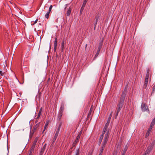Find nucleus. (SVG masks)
<instances>
[{
    "instance_id": "f257e3e1",
    "label": "nucleus",
    "mask_w": 155,
    "mask_h": 155,
    "mask_svg": "<svg viewBox=\"0 0 155 155\" xmlns=\"http://www.w3.org/2000/svg\"><path fill=\"white\" fill-rule=\"evenodd\" d=\"M123 104H123L122 103H121L120 102L117 105V116L118 115V113L120 112L121 109L122 108Z\"/></svg>"
},
{
    "instance_id": "f03ea898",
    "label": "nucleus",
    "mask_w": 155,
    "mask_h": 155,
    "mask_svg": "<svg viewBox=\"0 0 155 155\" xmlns=\"http://www.w3.org/2000/svg\"><path fill=\"white\" fill-rule=\"evenodd\" d=\"M126 93H124V92L123 93L120 98V101L119 102L122 103L124 104V99L125 97L126 96Z\"/></svg>"
},
{
    "instance_id": "7ed1b4c3",
    "label": "nucleus",
    "mask_w": 155,
    "mask_h": 155,
    "mask_svg": "<svg viewBox=\"0 0 155 155\" xmlns=\"http://www.w3.org/2000/svg\"><path fill=\"white\" fill-rule=\"evenodd\" d=\"M62 124V122H60L59 123V124L58 126V128H57V130L55 133L54 136H56V137H58L60 128Z\"/></svg>"
},
{
    "instance_id": "20e7f679",
    "label": "nucleus",
    "mask_w": 155,
    "mask_h": 155,
    "mask_svg": "<svg viewBox=\"0 0 155 155\" xmlns=\"http://www.w3.org/2000/svg\"><path fill=\"white\" fill-rule=\"evenodd\" d=\"M141 107L142 110L143 112L147 110L148 109V107L145 104H142Z\"/></svg>"
},
{
    "instance_id": "39448f33",
    "label": "nucleus",
    "mask_w": 155,
    "mask_h": 155,
    "mask_svg": "<svg viewBox=\"0 0 155 155\" xmlns=\"http://www.w3.org/2000/svg\"><path fill=\"white\" fill-rule=\"evenodd\" d=\"M107 140H108L107 139H104L101 146V148H104L107 142Z\"/></svg>"
},
{
    "instance_id": "423d86ee",
    "label": "nucleus",
    "mask_w": 155,
    "mask_h": 155,
    "mask_svg": "<svg viewBox=\"0 0 155 155\" xmlns=\"http://www.w3.org/2000/svg\"><path fill=\"white\" fill-rule=\"evenodd\" d=\"M88 0H84L83 3L81 7V12L82 11L84 10L85 5L87 2Z\"/></svg>"
},
{
    "instance_id": "0eeeda50",
    "label": "nucleus",
    "mask_w": 155,
    "mask_h": 155,
    "mask_svg": "<svg viewBox=\"0 0 155 155\" xmlns=\"http://www.w3.org/2000/svg\"><path fill=\"white\" fill-rule=\"evenodd\" d=\"M151 149L152 148L150 146L148 147L147 150L146 151L145 153L143 155H148L149 153H150Z\"/></svg>"
},
{
    "instance_id": "6e6552de",
    "label": "nucleus",
    "mask_w": 155,
    "mask_h": 155,
    "mask_svg": "<svg viewBox=\"0 0 155 155\" xmlns=\"http://www.w3.org/2000/svg\"><path fill=\"white\" fill-rule=\"evenodd\" d=\"M93 107H92V106H91V107L90 110L89 112V113L88 114V115L87 117V119H89V118L91 116V113L93 111Z\"/></svg>"
},
{
    "instance_id": "1a4fd4ad",
    "label": "nucleus",
    "mask_w": 155,
    "mask_h": 155,
    "mask_svg": "<svg viewBox=\"0 0 155 155\" xmlns=\"http://www.w3.org/2000/svg\"><path fill=\"white\" fill-rule=\"evenodd\" d=\"M49 122L50 121L48 120L46 121L45 125L44 127V129L42 131L43 133H44V132L45 131L46 129L47 128Z\"/></svg>"
},
{
    "instance_id": "9d476101",
    "label": "nucleus",
    "mask_w": 155,
    "mask_h": 155,
    "mask_svg": "<svg viewBox=\"0 0 155 155\" xmlns=\"http://www.w3.org/2000/svg\"><path fill=\"white\" fill-rule=\"evenodd\" d=\"M101 46H100L98 47V48L97 49V52L96 53V54H95V57H94V58H96L97 57V56H98V54H99V52L100 51V50H101Z\"/></svg>"
},
{
    "instance_id": "9b49d317",
    "label": "nucleus",
    "mask_w": 155,
    "mask_h": 155,
    "mask_svg": "<svg viewBox=\"0 0 155 155\" xmlns=\"http://www.w3.org/2000/svg\"><path fill=\"white\" fill-rule=\"evenodd\" d=\"M58 39L57 38H55V41L54 43V49L56 50L57 44Z\"/></svg>"
},
{
    "instance_id": "f8f14e48",
    "label": "nucleus",
    "mask_w": 155,
    "mask_h": 155,
    "mask_svg": "<svg viewBox=\"0 0 155 155\" xmlns=\"http://www.w3.org/2000/svg\"><path fill=\"white\" fill-rule=\"evenodd\" d=\"M35 145H36V143L35 142L33 144H32L31 147L30 148V150H29L31 151L32 152H33L34 150V148H35Z\"/></svg>"
},
{
    "instance_id": "ddd939ff",
    "label": "nucleus",
    "mask_w": 155,
    "mask_h": 155,
    "mask_svg": "<svg viewBox=\"0 0 155 155\" xmlns=\"http://www.w3.org/2000/svg\"><path fill=\"white\" fill-rule=\"evenodd\" d=\"M71 8L70 7H69L66 13V15L67 16H68L70 15L71 12Z\"/></svg>"
},
{
    "instance_id": "4468645a",
    "label": "nucleus",
    "mask_w": 155,
    "mask_h": 155,
    "mask_svg": "<svg viewBox=\"0 0 155 155\" xmlns=\"http://www.w3.org/2000/svg\"><path fill=\"white\" fill-rule=\"evenodd\" d=\"M152 128H149L145 135V137L147 138L149 135Z\"/></svg>"
},
{
    "instance_id": "2eb2a0df",
    "label": "nucleus",
    "mask_w": 155,
    "mask_h": 155,
    "mask_svg": "<svg viewBox=\"0 0 155 155\" xmlns=\"http://www.w3.org/2000/svg\"><path fill=\"white\" fill-rule=\"evenodd\" d=\"M148 79H145L144 81V84L143 86V88H145L147 87L148 82Z\"/></svg>"
},
{
    "instance_id": "dca6fc26",
    "label": "nucleus",
    "mask_w": 155,
    "mask_h": 155,
    "mask_svg": "<svg viewBox=\"0 0 155 155\" xmlns=\"http://www.w3.org/2000/svg\"><path fill=\"white\" fill-rule=\"evenodd\" d=\"M108 131H109V130L107 129V127H104V128L103 131L102 132L103 135H104Z\"/></svg>"
},
{
    "instance_id": "f3484780",
    "label": "nucleus",
    "mask_w": 155,
    "mask_h": 155,
    "mask_svg": "<svg viewBox=\"0 0 155 155\" xmlns=\"http://www.w3.org/2000/svg\"><path fill=\"white\" fill-rule=\"evenodd\" d=\"M47 144L46 143H45L44 145L43 146L42 148L41 149V153H43L44 152V151L45 150V149L46 148V146Z\"/></svg>"
},
{
    "instance_id": "a211bd4d",
    "label": "nucleus",
    "mask_w": 155,
    "mask_h": 155,
    "mask_svg": "<svg viewBox=\"0 0 155 155\" xmlns=\"http://www.w3.org/2000/svg\"><path fill=\"white\" fill-rule=\"evenodd\" d=\"M103 137L104 135H103V134H102L99 140V145L101 144Z\"/></svg>"
},
{
    "instance_id": "6ab92c4d",
    "label": "nucleus",
    "mask_w": 155,
    "mask_h": 155,
    "mask_svg": "<svg viewBox=\"0 0 155 155\" xmlns=\"http://www.w3.org/2000/svg\"><path fill=\"white\" fill-rule=\"evenodd\" d=\"M63 112L59 111V114L58 116V119L59 120H60L62 116L63 115Z\"/></svg>"
},
{
    "instance_id": "aec40b11",
    "label": "nucleus",
    "mask_w": 155,
    "mask_h": 155,
    "mask_svg": "<svg viewBox=\"0 0 155 155\" xmlns=\"http://www.w3.org/2000/svg\"><path fill=\"white\" fill-rule=\"evenodd\" d=\"M109 131H108L106 133V134L105 135L104 137V139H106L108 140L109 136Z\"/></svg>"
},
{
    "instance_id": "412c9836",
    "label": "nucleus",
    "mask_w": 155,
    "mask_h": 155,
    "mask_svg": "<svg viewBox=\"0 0 155 155\" xmlns=\"http://www.w3.org/2000/svg\"><path fill=\"white\" fill-rule=\"evenodd\" d=\"M64 104H62L61 105L59 111L63 112L64 110Z\"/></svg>"
},
{
    "instance_id": "4be33fe9",
    "label": "nucleus",
    "mask_w": 155,
    "mask_h": 155,
    "mask_svg": "<svg viewBox=\"0 0 155 155\" xmlns=\"http://www.w3.org/2000/svg\"><path fill=\"white\" fill-rule=\"evenodd\" d=\"M155 117L153 119L152 122L150 124V127L152 128V127H153L155 124Z\"/></svg>"
},
{
    "instance_id": "5701e85b",
    "label": "nucleus",
    "mask_w": 155,
    "mask_h": 155,
    "mask_svg": "<svg viewBox=\"0 0 155 155\" xmlns=\"http://www.w3.org/2000/svg\"><path fill=\"white\" fill-rule=\"evenodd\" d=\"M127 147H125L124 150L122 151L121 153L122 154L124 155L125 153H126V151H127Z\"/></svg>"
},
{
    "instance_id": "b1692460",
    "label": "nucleus",
    "mask_w": 155,
    "mask_h": 155,
    "mask_svg": "<svg viewBox=\"0 0 155 155\" xmlns=\"http://www.w3.org/2000/svg\"><path fill=\"white\" fill-rule=\"evenodd\" d=\"M80 134H78V135L75 141V142L76 143H77V142H78V141L80 137Z\"/></svg>"
},
{
    "instance_id": "393cba45",
    "label": "nucleus",
    "mask_w": 155,
    "mask_h": 155,
    "mask_svg": "<svg viewBox=\"0 0 155 155\" xmlns=\"http://www.w3.org/2000/svg\"><path fill=\"white\" fill-rule=\"evenodd\" d=\"M149 77V70H148L147 71V74L146 76L145 79H148Z\"/></svg>"
},
{
    "instance_id": "a878e982",
    "label": "nucleus",
    "mask_w": 155,
    "mask_h": 155,
    "mask_svg": "<svg viewBox=\"0 0 155 155\" xmlns=\"http://www.w3.org/2000/svg\"><path fill=\"white\" fill-rule=\"evenodd\" d=\"M50 13V12H48L45 15V17L47 19L49 18Z\"/></svg>"
},
{
    "instance_id": "bb28decb",
    "label": "nucleus",
    "mask_w": 155,
    "mask_h": 155,
    "mask_svg": "<svg viewBox=\"0 0 155 155\" xmlns=\"http://www.w3.org/2000/svg\"><path fill=\"white\" fill-rule=\"evenodd\" d=\"M110 120H108L107 123H106V124H105V126L104 127H107V128L108 127L109 125V123H110Z\"/></svg>"
},
{
    "instance_id": "cd10ccee",
    "label": "nucleus",
    "mask_w": 155,
    "mask_h": 155,
    "mask_svg": "<svg viewBox=\"0 0 155 155\" xmlns=\"http://www.w3.org/2000/svg\"><path fill=\"white\" fill-rule=\"evenodd\" d=\"M39 126V124H37L36 125H35L34 127V131H35L36 130V129L38 128V127Z\"/></svg>"
},
{
    "instance_id": "c85d7f7f",
    "label": "nucleus",
    "mask_w": 155,
    "mask_h": 155,
    "mask_svg": "<svg viewBox=\"0 0 155 155\" xmlns=\"http://www.w3.org/2000/svg\"><path fill=\"white\" fill-rule=\"evenodd\" d=\"M104 148H101V149L100 151V153L99 155H102Z\"/></svg>"
},
{
    "instance_id": "c756f323",
    "label": "nucleus",
    "mask_w": 155,
    "mask_h": 155,
    "mask_svg": "<svg viewBox=\"0 0 155 155\" xmlns=\"http://www.w3.org/2000/svg\"><path fill=\"white\" fill-rule=\"evenodd\" d=\"M155 91V84L154 85L152 88V93H154Z\"/></svg>"
},
{
    "instance_id": "7c9ffc66",
    "label": "nucleus",
    "mask_w": 155,
    "mask_h": 155,
    "mask_svg": "<svg viewBox=\"0 0 155 155\" xmlns=\"http://www.w3.org/2000/svg\"><path fill=\"white\" fill-rule=\"evenodd\" d=\"M57 137L56 136H54V138L53 139V143H54Z\"/></svg>"
},
{
    "instance_id": "2f4dec72",
    "label": "nucleus",
    "mask_w": 155,
    "mask_h": 155,
    "mask_svg": "<svg viewBox=\"0 0 155 155\" xmlns=\"http://www.w3.org/2000/svg\"><path fill=\"white\" fill-rule=\"evenodd\" d=\"M53 7V6L52 5H51L49 8V10H48V12H50L51 10V9H52V8Z\"/></svg>"
},
{
    "instance_id": "473e14b6",
    "label": "nucleus",
    "mask_w": 155,
    "mask_h": 155,
    "mask_svg": "<svg viewBox=\"0 0 155 155\" xmlns=\"http://www.w3.org/2000/svg\"><path fill=\"white\" fill-rule=\"evenodd\" d=\"M41 112H42V108H41L40 109V110L39 112V113H38V115H39V116H41Z\"/></svg>"
},
{
    "instance_id": "72a5a7b5",
    "label": "nucleus",
    "mask_w": 155,
    "mask_h": 155,
    "mask_svg": "<svg viewBox=\"0 0 155 155\" xmlns=\"http://www.w3.org/2000/svg\"><path fill=\"white\" fill-rule=\"evenodd\" d=\"M33 152L29 150L28 154V155H32V154Z\"/></svg>"
},
{
    "instance_id": "f704fd0d",
    "label": "nucleus",
    "mask_w": 155,
    "mask_h": 155,
    "mask_svg": "<svg viewBox=\"0 0 155 155\" xmlns=\"http://www.w3.org/2000/svg\"><path fill=\"white\" fill-rule=\"evenodd\" d=\"M79 150L78 149L77 150L76 153L75 155H79Z\"/></svg>"
},
{
    "instance_id": "c9c22d12",
    "label": "nucleus",
    "mask_w": 155,
    "mask_h": 155,
    "mask_svg": "<svg viewBox=\"0 0 155 155\" xmlns=\"http://www.w3.org/2000/svg\"><path fill=\"white\" fill-rule=\"evenodd\" d=\"M38 21V19H36L35 21L34 22V23L32 24L33 25H35V23H36Z\"/></svg>"
},
{
    "instance_id": "e433bc0d",
    "label": "nucleus",
    "mask_w": 155,
    "mask_h": 155,
    "mask_svg": "<svg viewBox=\"0 0 155 155\" xmlns=\"http://www.w3.org/2000/svg\"><path fill=\"white\" fill-rule=\"evenodd\" d=\"M64 46H61V50L62 51H63L64 49Z\"/></svg>"
},
{
    "instance_id": "4c0bfd02",
    "label": "nucleus",
    "mask_w": 155,
    "mask_h": 155,
    "mask_svg": "<svg viewBox=\"0 0 155 155\" xmlns=\"http://www.w3.org/2000/svg\"><path fill=\"white\" fill-rule=\"evenodd\" d=\"M61 46H64V40L62 41Z\"/></svg>"
},
{
    "instance_id": "58836bf2",
    "label": "nucleus",
    "mask_w": 155,
    "mask_h": 155,
    "mask_svg": "<svg viewBox=\"0 0 155 155\" xmlns=\"http://www.w3.org/2000/svg\"><path fill=\"white\" fill-rule=\"evenodd\" d=\"M0 74L2 75L3 76V74L2 73V71L0 70Z\"/></svg>"
},
{
    "instance_id": "ea45409f",
    "label": "nucleus",
    "mask_w": 155,
    "mask_h": 155,
    "mask_svg": "<svg viewBox=\"0 0 155 155\" xmlns=\"http://www.w3.org/2000/svg\"><path fill=\"white\" fill-rule=\"evenodd\" d=\"M82 131L81 130L79 133V134H80V136L81 137V135L82 134Z\"/></svg>"
},
{
    "instance_id": "a19ab883",
    "label": "nucleus",
    "mask_w": 155,
    "mask_h": 155,
    "mask_svg": "<svg viewBox=\"0 0 155 155\" xmlns=\"http://www.w3.org/2000/svg\"><path fill=\"white\" fill-rule=\"evenodd\" d=\"M87 46V44H86L85 45V50H86V49Z\"/></svg>"
},
{
    "instance_id": "79ce46f5",
    "label": "nucleus",
    "mask_w": 155,
    "mask_h": 155,
    "mask_svg": "<svg viewBox=\"0 0 155 155\" xmlns=\"http://www.w3.org/2000/svg\"><path fill=\"white\" fill-rule=\"evenodd\" d=\"M40 116H39V115H38V116L37 117V118L38 119L39 118Z\"/></svg>"
},
{
    "instance_id": "37998d69",
    "label": "nucleus",
    "mask_w": 155,
    "mask_h": 155,
    "mask_svg": "<svg viewBox=\"0 0 155 155\" xmlns=\"http://www.w3.org/2000/svg\"><path fill=\"white\" fill-rule=\"evenodd\" d=\"M66 7H65V9H64L65 10H66Z\"/></svg>"
},
{
    "instance_id": "c03bdc74",
    "label": "nucleus",
    "mask_w": 155,
    "mask_h": 155,
    "mask_svg": "<svg viewBox=\"0 0 155 155\" xmlns=\"http://www.w3.org/2000/svg\"><path fill=\"white\" fill-rule=\"evenodd\" d=\"M97 20L96 21V24H97Z\"/></svg>"
},
{
    "instance_id": "a18cd8bd",
    "label": "nucleus",
    "mask_w": 155,
    "mask_h": 155,
    "mask_svg": "<svg viewBox=\"0 0 155 155\" xmlns=\"http://www.w3.org/2000/svg\"><path fill=\"white\" fill-rule=\"evenodd\" d=\"M89 155H92V154H91Z\"/></svg>"
},
{
    "instance_id": "49530a36",
    "label": "nucleus",
    "mask_w": 155,
    "mask_h": 155,
    "mask_svg": "<svg viewBox=\"0 0 155 155\" xmlns=\"http://www.w3.org/2000/svg\"><path fill=\"white\" fill-rule=\"evenodd\" d=\"M121 155H123V154H121Z\"/></svg>"
}]
</instances>
